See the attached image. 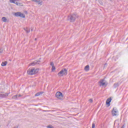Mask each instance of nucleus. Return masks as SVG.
Instances as JSON below:
<instances>
[{
    "instance_id": "6e6552de",
    "label": "nucleus",
    "mask_w": 128,
    "mask_h": 128,
    "mask_svg": "<svg viewBox=\"0 0 128 128\" xmlns=\"http://www.w3.org/2000/svg\"><path fill=\"white\" fill-rule=\"evenodd\" d=\"M9 93H4L1 92L0 94V98H6V96H8Z\"/></svg>"
},
{
    "instance_id": "c85d7f7f",
    "label": "nucleus",
    "mask_w": 128,
    "mask_h": 128,
    "mask_svg": "<svg viewBox=\"0 0 128 128\" xmlns=\"http://www.w3.org/2000/svg\"><path fill=\"white\" fill-rule=\"evenodd\" d=\"M38 40V38H36L35 40Z\"/></svg>"
},
{
    "instance_id": "7ed1b4c3",
    "label": "nucleus",
    "mask_w": 128,
    "mask_h": 128,
    "mask_svg": "<svg viewBox=\"0 0 128 128\" xmlns=\"http://www.w3.org/2000/svg\"><path fill=\"white\" fill-rule=\"evenodd\" d=\"M68 74V70L66 68H64L58 73V76H66Z\"/></svg>"
},
{
    "instance_id": "9b49d317",
    "label": "nucleus",
    "mask_w": 128,
    "mask_h": 128,
    "mask_svg": "<svg viewBox=\"0 0 128 128\" xmlns=\"http://www.w3.org/2000/svg\"><path fill=\"white\" fill-rule=\"evenodd\" d=\"M112 102V98H108L107 99L106 101V104L108 105V106H110V102Z\"/></svg>"
},
{
    "instance_id": "6ab92c4d",
    "label": "nucleus",
    "mask_w": 128,
    "mask_h": 128,
    "mask_svg": "<svg viewBox=\"0 0 128 128\" xmlns=\"http://www.w3.org/2000/svg\"><path fill=\"white\" fill-rule=\"evenodd\" d=\"M52 72H54V70H56V66H52Z\"/></svg>"
},
{
    "instance_id": "cd10ccee",
    "label": "nucleus",
    "mask_w": 128,
    "mask_h": 128,
    "mask_svg": "<svg viewBox=\"0 0 128 128\" xmlns=\"http://www.w3.org/2000/svg\"><path fill=\"white\" fill-rule=\"evenodd\" d=\"M14 128H18V126H14Z\"/></svg>"
},
{
    "instance_id": "39448f33",
    "label": "nucleus",
    "mask_w": 128,
    "mask_h": 128,
    "mask_svg": "<svg viewBox=\"0 0 128 128\" xmlns=\"http://www.w3.org/2000/svg\"><path fill=\"white\" fill-rule=\"evenodd\" d=\"M56 96L58 100H64V96H62V93L60 92H56Z\"/></svg>"
},
{
    "instance_id": "ddd939ff",
    "label": "nucleus",
    "mask_w": 128,
    "mask_h": 128,
    "mask_svg": "<svg viewBox=\"0 0 128 128\" xmlns=\"http://www.w3.org/2000/svg\"><path fill=\"white\" fill-rule=\"evenodd\" d=\"M84 70H86V72H88L90 70V66L87 65L84 68Z\"/></svg>"
},
{
    "instance_id": "b1692460",
    "label": "nucleus",
    "mask_w": 128,
    "mask_h": 128,
    "mask_svg": "<svg viewBox=\"0 0 128 128\" xmlns=\"http://www.w3.org/2000/svg\"><path fill=\"white\" fill-rule=\"evenodd\" d=\"M89 102H90L92 103V102H93L92 99V98L90 99V100H89Z\"/></svg>"
},
{
    "instance_id": "423d86ee",
    "label": "nucleus",
    "mask_w": 128,
    "mask_h": 128,
    "mask_svg": "<svg viewBox=\"0 0 128 128\" xmlns=\"http://www.w3.org/2000/svg\"><path fill=\"white\" fill-rule=\"evenodd\" d=\"M14 16H20V18H26V16H24V14L20 12H17L14 13Z\"/></svg>"
},
{
    "instance_id": "a878e982",
    "label": "nucleus",
    "mask_w": 128,
    "mask_h": 128,
    "mask_svg": "<svg viewBox=\"0 0 128 128\" xmlns=\"http://www.w3.org/2000/svg\"><path fill=\"white\" fill-rule=\"evenodd\" d=\"M43 112H49L48 110H43Z\"/></svg>"
},
{
    "instance_id": "f03ea898",
    "label": "nucleus",
    "mask_w": 128,
    "mask_h": 128,
    "mask_svg": "<svg viewBox=\"0 0 128 128\" xmlns=\"http://www.w3.org/2000/svg\"><path fill=\"white\" fill-rule=\"evenodd\" d=\"M78 18V15L77 14H71L70 17V22H74V20H76Z\"/></svg>"
},
{
    "instance_id": "9d476101",
    "label": "nucleus",
    "mask_w": 128,
    "mask_h": 128,
    "mask_svg": "<svg viewBox=\"0 0 128 128\" xmlns=\"http://www.w3.org/2000/svg\"><path fill=\"white\" fill-rule=\"evenodd\" d=\"M40 60H36L34 62L30 64H29V66H36V64H40Z\"/></svg>"
},
{
    "instance_id": "bb28decb",
    "label": "nucleus",
    "mask_w": 128,
    "mask_h": 128,
    "mask_svg": "<svg viewBox=\"0 0 128 128\" xmlns=\"http://www.w3.org/2000/svg\"><path fill=\"white\" fill-rule=\"evenodd\" d=\"M18 96H22V95L19 94V95L18 96Z\"/></svg>"
},
{
    "instance_id": "f3484780",
    "label": "nucleus",
    "mask_w": 128,
    "mask_h": 128,
    "mask_svg": "<svg viewBox=\"0 0 128 128\" xmlns=\"http://www.w3.org/2000/svg\"><path fill=\"white\" fill-rule=\"evenodd\" d=\"M18 95H15L12 97L13 100H16L18 98Z\"/></svg>"
},
{
    "instance_id": "2eb2a0df",
    "label": "nucleus",
    "mask_w": 128,
    "mask_h": 128,
    "mask_svg": "<svg viewBox=\"0 0 128 128\" xmlns=\"http://www.w3.org/2000/svg\"><path fill=\"white\" fill-rule=\"evenodd\" d=\"M2 20L4 22H8L6 17L2 18Z\"/></svg>"
},
{
    "instance_id": "2f4dec72",
    "label": "nucleus",
    "mask_w": 128,
    "mask_h": 128,
    "mask_svg": "<svg viewBox=\"0 0 128 128\" xmlns=\"http://www.w3.org/2000/svg\"><path fill=\"white\" fill-rule=\"evenodd\" d=\"M32 31V30H31Z\"/></svg>"
},
{
    "instance_id": "dca6fc26",
    "label": "nucleus",
    "mask_w": 128,
    "mask_h": 128,
    "mask_svg": "<svg viewBox=\"0 0 128 128\" xmlns=\"http://www.w3.org/2000/svg\"><path fill=\"white\" fill-rule=\"evenodd\" d=\"M24 30L26 32V34H28V32H30V29L28 28H24Z\"/></svg>"
},
{
    "instance_id": "f8f14e48",
    "label": "nucleus",
    "mask_w": 128,
    "mask_h": 128,
    "mask_svg": "<svg viewBox=\"0 0 128 128\" xmlns=\"http://www.w3.org/2000/svg\"><path fill=\"white\" fill-rule=\"evenodd\" d=\"M35 2H37L40 6L42 5V0H36Z\"/></svg>"
},
{
    "instance_id": "0eeeda50",
    "label": "nucleus",
    "mask_w": 128,
    "mask_h": 128,
    "mask_svg": "<svg viewBox=\"0 0 128 128\" xmlns=\"http://www.w3.org/2000/svg\"><path fill=\"white\" fill-rule=\"evenodd\" d=\"M99 84L100 86H104L105 84H106V82L104 79L100 80L99 82Z\"/></svg>"
},
{
    "instance_id": "5701e85b",
    "label": "nucleus",
    "mask_w": 128,
    "mask_h": 128,
    "mask_svg": "<svg viewBox=\"0 0 128 128\" xmlns=\"http://www.w3.org/2000/svg\"><path fill=\"white\" fill-rule=\"evenodd\" d=\"M2 48H0V54H2Z\"/></svg>"
},
{
    "instance_id": "1a4fd4ad",
    "label": "nucleus",
    "mask_w": 128,
    "mask_h": 128,
    "mask_svg": "<svg viewBox=\"0 0 128 128\" xmlns=\"http://www.w3.org/2000/svg\"><path fill=\"white\" fill-rule=\"evenodd\" d=\"M118 110L114 108L112 110V115L113 116H118Z\"/></svg>"
},
{
    "instance_id": "c756f323",
    "label": "nucleus",
    "mask_w": 128,
    "mask_h": 128,
    "mask_svg": "<svg viewBox=\"0 0 128 128\" xmlns=\"http://www.w3.org/2000/svg\"><path fill=\"white\" fill-rule=\"evenodd\" d=\"M121 128H124V126L121 127Z\"/></svg>"
},
{
    "instance_id": "412c9836",
    "label": "nucleus",
    "mask_w": 128,
    "mask_h": 128,
    "mask_svg": "<svg viewBox=\"0 0 128 128\" xmlns=\"http://www.w3.org/2000/svg\"><path fill=\"white\" fill-rule=\"evenodd\" d=\"M50 64V66H54V62H51Z\"/></svg>"
},
{
    "instance_id": "aec40b11",
    "label": "nucleus",
    "mask_w": 128,
    "mask_h": 128,
    "mask_svg": "<svg viewBox=\"0 0 128 128\" xmlns=\"http://www.w3.org/2000/svg\"><path fill=\"white\" fill-rule=\"evenodd\" d=\"M40 96V92H38L37 94H35V96Z\"/></svg>"
},
{
    "instance_id": "7c9ffc66",
    "label": "nucleus",
    "mask_w": 128,
    "mask_h": 128,
    "mask_svg": "<svg viewBox=\"0 0 128 128\" xmlns=\"http://www.w3.org/2000/svg\"><path fill=\"white\" fill-rule=\"evenodd\" d=\"M110 0V2H112V0Z\"/></svg>"
},
{
    "instance_id": "4468645a",
    "label": "nucleus",
    "mask_w": 128,
    "mask_h": 128,
    "mask_svg": "<svg viewBox=\"0 0 128 128\" xmlns=\"http://www.w3.org/2000/svg\"><path fill=\"white\" fill-rule=\"evenodd\" d=\"M8 64V62L6 61L4 62H2V64H1V66H6Z\"/></svg>"
},
{
    "instance_id": "4be33fe9",
    "label": "nucleus",
    "mask_w": 128,
    "mask_h": 128,
    "mask_svg": "<svg viewBox=\"0 0 128 128\" xmlns=\"http://www.w3.org/2000/svg\"><path fill=\"white\" fill-rule=\"evenodd\" d=\"M96 127V124H92V128H94Z\"/></svg>"
},
{
    "instance_id": "a211bd4d",
    "label": "nucleus",
    "mask_w": 128,
    "mask_h": 128,
    "mask_svg": "<svg viewBox=\"0 0 128 128\" xmlns=\"http://www.w3.org/2000/svg\"><path fill=\"white\" fill-rule=\"evenodd\" d=\"M118 86H119L118 83H115V84H114V88H118Z\"/></svg>"
},
{
    "instance_id": "20e7f679",
    "label": "nucleus",
    "mask_w": 128,
    "mask_h": 128,
    "mask_svg": "<svg viewBox=\"0 0 128 128\" xmlns=\"http://www.w3.org/2000/svg\"><path fill=\"white\" fill-rule=\"evenodd\" d=\"M10 2L12 4H14L16 6H22V4L20 2V0H10Z\"/></svg>"
},
{
    "instance_id": "f257e3e1",
    "label": "nucleus",
    "mask_w": 128,
    "mask_h": 128,
    "mask_svg": "<svg viewBox=\"0 0 128 128\" xmlns=\"http://www.w3.org/2000/svg\"><path fill=\"white\" fill-rule=\"evenodd\" d=\"M40 70V69L38 68H30L27 71V74H30V76H32L34 74H36L38 72V71Z\"/></svg>"
},
{
    "instance_id": "393cba45",
    "label": "nucleus",
    "mask_w": 128,
    "mask_h": 128,
    "mask_svg": "<svg viewBox=\"0 0 128 128\" xmlns=\"http://www.w3.org/2000/svg\"><path fill=\"white\" fill-rule=\"evenodd\" d=\"M39 94L40 96V94H44V92H39Z\"/></svg>"
}]
</instances>
